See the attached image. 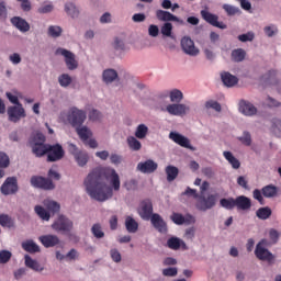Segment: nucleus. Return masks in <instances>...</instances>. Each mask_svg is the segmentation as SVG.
Wrapping results in <instances>:
<instances>
[{
    "mask_svg": "<svg viewBox=\"0 0 281 281\" xmlns=\"http://www.w3.org/2000/svg\"><path fill=\"white\" fill-rule=\"evenodd\" d=\"M87 193L94 201H109L114 192H120V175L113 168H95L85 180Z\"/></svg>",
    "mask_w": 281,
    "mask_h": 281,
    "instance_id": "obj_1",
    "label": "nucleus"
},
{
    "mask_svg": "<svg viewBox=\"0 0 281 281\" xmlns=\"http://www.w3.org/2000/svg\"><path fill=\"white\" fill-rule=\"evenodd\" d=\"M45 135L36 133L31 140V148L35 157H45L47 155L49 144H45Z\"/></svg>",
    "mask_w": 281,
    "mask_h": 281,
    "instance_id": "obj_2",
    "label": "nucleus"
},
{
    "mask_svg": "<svg viewBox=\"0 0 281 281\" xmlns=\"http://www.w3.org/2000/svg\"><path fill=\"white\" fill-rule=\"evenodd\" d=\"M217 201V194H209L207 196L200 194L196 199L195 207L199 210V212H207V210H212L216 206Z\"/></svg>",
    "mask_w": 281,
    "mask_h": 281,
    "instance_id": "obj_3",
    "label": "nucleus"
},
{
    "mask_svg": "<svg viewBox=\"0 0 281 281\" xmlns=\"http://www.w3.org/2000/svg\"><path fill=\"white\" fill-rule=\"evenodd\" d=\"M268 244L269 241L267 239H261L255 248L256 258L262 262H273V260H276V256H273L271 251L266 248Z\"/></svg>",
    "mask_w": 281,
    "mask_h": 281,
    "instance_id": "obj_4",
    "label": "nucleus"
},
{
    "mask_svg": "<svg viewBox=\"0 0 281 281\" xmlns=\"http://www.w3.org/2000/svg\"><path fill=\"white\" fill-rule=\"evenodd\" d=\"M87 120V112L78 108H72L68 114V122L74 128L80 127Z\"/></svg>",
    "mask_w": 281,
    "mask_h": 281,
    "instance_id": "obj_5",
    "label": "nucleus"
},
{
    "mask_svg": "<svg viewBox=\"0 0 281 281\" xmlns=\"http://www.w3.org/2000/svg\"><path fill=\"white\" fill-rule=\"evenodd\" d=\"M0 191L4 196L16 194V192H19V180L16 177H8L2 183Z\"/></svg>",
    "mask_w": 281,
    "mask_h": 281,
    "instance_id": "obj_6",
    "label": "nucleus"
},
{
    "mask_svg": "<svg viewBox=\"0 0 281 281\" xmlns=\"http://www.w3.org/2000/svg\"><path fill=\"white\" fill-rule=\"evenodd\" d=\"M47 161L54 162V161H60L65 157V149L63 148V145L60 144H55L50 145L48 144V149H47Z\"/></svg>",
    "mask_w": 281,
    "mask_h": 281,
    "instance_id": "obj_7",
    "label": "nucleus"
},
{
    "mask_svg": "<svg viewBox=\"0 0 281 281\" xmlns=\"http://www.w3.org/2000/svg\"><path fill=\"white\" fill-rule=\"evenodd\" d=\"M55 232H71L74 229V222L65 215H59L52 224Z\"/></svg>",
    "mask_w": 281,
    "mask_h": 281,
    "instance_id": "obj_8",
    "label": "nucleus"
},
{
    "mask_svg": "<svg viewBox=\"0 0 281 281\" xmlns=\"http://www.w3.org/2000/svg\"><path fill=\"white\" fill-rule=\"evenodd\" d=\"M56 55L64 56L66 66L70 71H74V69H78V61L76 60V55H74V53H71L70 50H67L65 48H57Z\"/></svg>",
    "mask_w": 281,
    "mask_h": 281,
    "instance_id": "obj_9",
    "label": "nucleus"
},
{
    "mask_svg": "<svg viewBox=\"0 0 281 281\" xmlns=\"http://www.w3.org/2000/svg\"><path fill=\"white\" fill-rule=\"evenodd\" d=\"M203 21L212 25L213 27H218L220 30H227V24L218 21V15L209 12L207 10H202L200 12Z\"/></svg>",
    "mask_w": 281,
    "mask_h": 281,
    "instance_id": "obj_10",
    "label": "nucleus"
},
{
    "mask_svg": "<svg viewBox=\"0 0 281 281\" xmlns=\"http://www.w3.org/2000/svg\"><path fill=\"white\" fill-rule=\"evenodd\" d=\"M31 186H33V188H40L41 190H54L56 188L52 179L41 176H33L31 178Z\"/></svg>",
    "mask_w": 281,
    "mask_h": 281,
    "instance_id": "obj_11",
    "label": "nucleus"
},
{
    "mask_svg": "<svg viewBox=\"0 0 281 281\" xmlns=\"http://www.w3.org/2000/svg\"><path fill=\"white\" fill-rule=\"evenodd\" d=\"M169 139L181 146V148H188L189 150H196V147L190 144V139L178 132H170Z\"/></svg>",
    "mask_w": 281,
    "mask_h": 281,
    "instance_id": "obj_12",
    "label": "nucleus"
},
{
    "mask_svg": "<svg viewBox=\"0 0 281 281\" xmlns=\"http://www.w3.org/2000/svg\"><path fill=\"white\" fill-rule=\"evenodd\" d=\"M159 168V165L153 160V159H147L145 161H140L137 164L136 170L138 172H142L143 175H153Z\"/></svg>",
    "mask_w": 281,
    "mask_h": 281,
    "instance_id": "obj_13",
    "label": "nucleus"
},
{
    "mask_svg": "<svg viewBox=\"0 0 281 281\" xmlns=\"http://www.w3.org/2000/svg\"><path fill=\"white\" fill-rule=\"evenodd\" d=\"M8 116H9V122H14L16 124V122L21 121V117H25V109H23V105H13L8 108Z\"/></svg>",
    "mask_w": 281,
    "mask_h": 281,
    "instance_id": "obj_14",
    "label": "nucleus"
},
{
    "mask_svg": "<svg viewBox=\"0 0 281 281\" xmlns=\"http://www.w3.org/2000/svg\"><path fill=\"white\" fill-rule=\"evenodd\" d=\"M166 111L169 113V115H178L180 117H183V115L189 113L190 106L183 103H172L167 105Z\"/></svg>",
    "mask_w": 281,
    "mask_h": 281,
    "instance_id": "obj_15",
    "label": "nucleus"
},
{
    "mask_svg": "<svg viewBox=\"0 0 281 281\" xmlns=\"http://www.w3.org/2000/svg\"><path fill=\"white\" fill-rule=\"evenodd\" d=\"M138 214L143 221H150L153 218V201L150 200H144L140 203V210L138 211Z\"/></svg>",
    "mask_w": 281,
    "mask_h": 281,
    "instance_id": "obj_16",
    "label": "nucleus"
},
{
    "mask_svg": "<svg viewBox=\"0 0 281 281\" xmlns=\"http://www.w3.org/2000/svg\"><path fill=\"white\" fill-rule=\"evenodd\" d=\"M151 225L159 232L160 234H168V224L164 221L161 215L154 213L150 217Z\"/></svg>",
    "mask_w": 281,
    "mask_h": 281,
    "instance_id": "obj_17",
    "label": "nucleus"
},
{
    "mask_svg": "<svg viewBox=\"0 0 281 281\" xmlns=\"http://www.w3.org/2000/svg\"><path fill=\"white\" fill-rule=\"evenodd\" d=\"M181 47L184 54H188L189 56L199 55V48L194 47V41L190 37H182Z\"/></svg>",
    "mask_w": 281,
    "mask_h": 281,
    "instance_id": "obj_18",
    "label": "nucleus"
},
{
    "mask_svg": "<svg viewBox=\"0 0 281 281\" xmlns=\"http://www.w3.org/2000/svg\"><path fill=\"white\" fill-rule=\"evenodd\" d=\"M156 19H158V21H165L166 23H168V21H175L176 23H180V25H183L186 23L183 22V20L179 19L177 15L165 10H157Z\"/></svg>",
    "mask_w": 281,
    "mask_h": 281,
    "instance_id": "obj_19",
    "label": "nucleus"
},
{
    "mask_svg": "<svg viewBox=\"0 0 281 281\" xmlns=\"http://www.w3.org/2000/svg\"><path fill=\"white\" fill-rule=\"evenodd\" d=\"M239 112L243 113V115H247L248 117H251L252 115H256V113H258V109L254 106L251 102L240 100Z\"/></svg>",
    "mask_w": 281,
    "mask_h": 281,
    "instance_id": "obj_20",
    "label": "nucleus"
},
{
    "mask_svg": "<svg viewBox=\"0 0 281 281\" xmlns=\"http://www.w3.org/2000/svg\"><path fill=\"white\" fill-rule=\"evenodd\" d=\"M167 247L172 249V251H179L182 249L183 251H188V245L179 237H171L167 240Z\"/></svg>",
    "mask_w": 281,
    "mask_h": 281,
    "instance_id": "obj_21",
    "label": "nucleus"
},
{
    "mask_svg": "<svg viewBox=\"0 0 281 281\" xmlns=\"http://www.w3.org/2000/svg\"><path fill=\"white\" fill-rule=\"evenodd\" d=\"M11 24L20 32H30V23L21 16H13L11 19Z\"/></svg>",
    "mask_w": 281,
    "mask_h": 281,
    "instance_id": "obj_22",
    "label": "nucleus"
},
{
    "mask_svg": "<svg viewBox=\"0 0 281 281\" xmlns=\"http://www.w3.org/2000/svg\"><path fill=\"white\" fill-rule=\"evenodd\" d=\"M171 221L176 225H183L186 223H195L194 216L188 214L187 216H183L181 213H172Z\"/></svg>",
    "mask_w": 281,
    "mask_h": 281,
    "instance_id": "obj_23",
    "label": "nucleus"
},
{
    "mask_svg": "<svg viewBox=\"0 0 281 281\" xmlns=\"http://www.w3.org/2000/svg\"><path fill=\"white\" fill-rule=\"evenodd\" d=\"M40 241L46 248H49V247H56V245H58V243H60V239L56 235H44V236L40 237Z\"/></svg>",
    "mask_w": 281,
    "mask_h": 281,
    "instance_id": "obj_24",
    "label": "nucleus"
},
{
    "mask_svg": "<svg viewBox=\"0 0 281 281\" xmlns=\"http://www.w3.org/2000/svg\"><path fill=\"white\" fill-rule=\"evenodd\" d=\"M222 82L225 87L232 88L238 85V77L229 74V72H222L221 74Z\"/></svg>",
    "mask_w": 281,
    "mask_h": 281,
    "instance_id": "obj_25",
    "label": "nucleus"
},
{
    "mask_svg": "<svg viewBox=\"0 0 281 281\" xmlns=\"http://www.w3.org/2000/svg\"><path fill=\"white\" fill-rule=\"evenodd\" d=\"M235 207H237V210H250L251 200L245 195H239L235 199Z\"/></svg>",
    "mask_w": 281,
    "mask_h": 281,
    "instance_id": "obj_26",
    "label": "nucleus"
},
{
    "mask_svg": "<svg viewBox=\"0 0 281 281\" xmlns=\"http://www.w3.org/2000/svg\"><path fill=\"white\" fill-rule=\"evenodd\" d=\"M24 260H25V267H27L29 269H32L33 271L41 272L45 269L41 266V263H38V261L32 259L30 255H25Z\"/></svg>",
    "mask_w": 281,
    "mask_h": 281,
    "instance_id": "obj_27",
    "label": "nucleus"
},
{
    "mask_svg": "<svg viewBox=\"0 0 281 281\" xmlns=\"http://www.w3.org/2000/svg\"><path fill=\"white\" fill-rule=\"evenodd\" d=\"M125 227L128 234H136L137 229H139V223L132 216H127L125 218Z\"/></svg>",
    "mask_w": 281,
    "mask_h": 281,
    "instance_id": "obj_28",
    "label": "nucleus"
},
{
    "mask_svg": "<svg viewBox=\"0 0 281 281\" xmlns=\"http://www.w3.org/2000/svg\"><path fill=\"white\" fill-rule=\"evenodd\" d=\"M76 131L81 142H88L89 138L93 135L91 130H89V127L87 126L81 125L79 127H76Z\"/></svg>",
    "mask_w": 281,
    "mask_h": 281,
    "instance_id": "obj_29",
    "label": "nucleus"
},
{
    "mask_svg": "<svg viewBox=\"0 0 281 281\" xmlns=\"http://www.w3.org/2000/svg\"><path fill=\"white\" fill-rule=\"evenodd\" d=\"M22 249L27 251V254H38V251H41L38 245H36V243H34L32 239L22 243Z\"/></svg>",
    "mask_w": 281,
    "mask_h": 281,
    "instance_id": "obj_30",
    "label": "nucleus"
},
{
    "mask_svg": "<svg viewBox=\"0 0 281 281\" xmlns=\"http://www.w3.org/2000/svg\"><path fill=\"white\" fill-rule=\"evenodd\" d=\"M261 192L266 199H273V196L278 195V187L268 184L261 189Z\"/></svg>",
    "mask_w": 281,
    "mask_h": 281,
    "instance_id": "obj_31",
    "label": "nucleus"
},
{
    "mask_svg": "<svg viewBox=\"0 0 281 281\" xmlns=\"http://www.w3.org/2000/svg\"><path fill=\"white\" fill-rule=\"evenodd\" d=\"M223 156L226 159V161H228V164H231V166H232V168H234V170H238V168H240V160H238L236 157H234V154H232V151H224Z\"/></svg>",
    "mask_w": 281,
    "mask_h": 281,
    "instance_id": "obj_32",
    "label": "nucleus"
},
{
    "mask_svg": "<svg viewBox=\"0 0 281 281\" xmlns=\"http://www.w3.org/2000/svg\"><path fill=\"white\" fill-rule=\"evenodd\" d=\"M165 172L167 175V181H169V183H171V181H175V179L179 177V168L172 165L167 166Z\"/></svg>",
    "mask_w": 281,
    "mask_h": 281,
    "instance_id": "obj_33",
    "label": "nucleus"
},
{
    "mask_svg": "<svg viewBox=\"0 0 281 281\" xmlns=\"http://www.w3.org/2000/svg\"><path fill=\"white\" fill-rule=\"evenodd\" d=\"M271 214H273V211H271V207L265 206L259 207L256 211V216L260 218V221H267V218H271Z\"/></svg>",
    "mask_w": 281,
    "mask_h": 281,
    "instance_id": "obj_34",
    "label": "nucleus"
},
{
    "mask_svg": "<svg viewBox=\"0 0 281 281\" xmlns=\"http://www.w3.org/2000/svg\"><path fill=\"white\" fill-rule=\"evenodd\" d=\"M65 12L68 14V16H71V19H78L80 14V11L72 2H67L65 4Z\"/></svg>",
    "mask_w": 281,
    "mask_h": 281,
    "instance_id": "obj_35",
    "label": "nucleus"
},
{
    "mask_svg": "<svg viewBox=\"0 0 281 281\" xmlns=\"http://www.w3.org/2000/svg\"><path fill=\"white\" fill-rule=\"evenodd\" d=\"M44 206L48 212H52V214H57V212H60V204H58L56 201L44 200Z\"/></svg>",
    "mask_w": 281,
    "mask_h": 281,
    "instance_id": "obj_36",
    "label": "nucleus"
},
{
    "mask_svg": "<svg viewBox=\"0 0 281 281\" xmlns=\"http://www.w3.org/2000/svg\"><path fill=\"white\" fill-rule=\"evenodd\" d=\"M245 56H247V53L243 48H237L232 52V60H234V63H243Z\"/></svg>",
    "mask_w": 281,
    "mask_h": 281,
    "instance_id": "obj_37",
    "label": "nucleus"
},
{
    "mask_svg": "<svg viewBox=\"0 0 281 281\" xmlns=\"http://www.w3.org/2000/svg\"><path fill=\"white\" fill-rule=\"evenodd\" d=\"M34 210H35V214H37V216H40L42 221H49V218H52L49 211L45 210V207L41 205H36Z\"/></svg>",
    "mask_w": 281,
    "mask_h": 281,
    "instance_id": "obj_38",
    "label": "nucleus"
},
{
    "mask_svg": "<svg viewBox=\"0 0 281 281\" xmlns=\"http://www.w3.org/2000/svg\"><path fill=\"white\" fill-rule=\"evenodd\" d=\"M78 166H80L81 168L87 166V164L89 162V154H87V151H79L76 157H75Z\"/></svg>",
    "mask_w": 281,
    "mask_h": 281,
    "instance_id": "obj_39",
    "label": "nucleus"
},
{
    "mask_svg": "<svg viewBox=\"0 0 281 281\" xmlns=\"http://www.w3.org/2000/svg\"><path fill=\"white\" fill-rule=\"evenodd\" d=\"M127 145L131 150H142V142H139L136 136L127 137Z\"/></svg>",
    "mask_w": 281,
    "mask_h": 281,
    "instance_id": "obj_40",
    "label": "nucleus"
},
{
    "mask_svg": "<svg viewBox=\"0 0 281 281\" xmlns=\"http://www.w3.org/2000/svg\"><path fill=\"white\" fill-rule=\"evenodd\" d=\"M146 135H148V126L146 124H139L135 131V138L145 139Z\"/></svg>",
    "mask_w": 281,
    "mask_h": 281,
    "instance_id": "obj_41",
    "label": "nucleus"
},
{
    "mask_svg": "<svg viewBox=\"0 0 281 281\" xmlns=\"http://www.w3.org/2000/svg\"><path fill=\"white\" fill-rule=\"evenodd\" d=\"M220 205L224 207V210H234L236 207V199L234 198H228V199H221L220 200Z\"/></svg>",
    "mask_w": 281,
    "mask_h": 281,
    "instance_id": "obj_42",
    "label": "nucleus"
},
{
    "mask_svg": "<svg viewBox=\"0 0 281 281\" xmlns=\"http://www.w3.org/2000/svg\"><path fill=\"white\" fill-rule=\"evenodd\" d=\"M117 79V71L114 69H106L103 71V80L109 85V82H113Z\"/></svg>",
    "mask_w": 281,
    "mask_h": 281,
    "instance_id": "obj_43",
    "label": "nucleus"
},
{
    "mask_svg": "<svg viewBox=\"0 0 281 281\" xmlns=\"http://www.w3.org/2000/svg\"><path fill=\"white\" fill-rule=\"evenodd\" d=\"M169 98L171 102H181V100H183V92H181V90L179 89H173L169 92Z\"/></svg>",
    "mask_w": 281,
    "mask_h": 281,
    "instance_id": "obj_44",
    "label": "nucleus"
},
{
    "mask_svg": "<svg viewBox=\"0 0 281 281\" xmlns=\"http://www.w3.org/2000/svg\"><path fill=\"white\" fill-rule=\"evenodd\" d=\"M91 233L94 238H104V231H102V225H100V223L92 225Z\"/></svg>",
    "mask_w": 281,
    "mask_h": 281,
    "instance_id": "obj_45",
    "label": "nucleus"
},
{
    "mask_svg": "<svg viewBox=\"0 0 281 281\" xmlns=\"http://www.w3.org/2000/svg\"><path fill=\"white\" fill-rule=\"evenodd\" d=\"M63 34V27L58 25H50L48 27V36H52V38H58Z\"/></svg>",
    "mask_w": 281,
    "mask_h": 281,
    "instance_id": "obj_46",
    "label": "nucleus"
},
{
    "mask_svg": "<svg viewBox=\"0 0 281 281\" xmlns=\"http://www.w3.org/2000/svg\"><path fill=\"white\" fill-rule=\"evenodd\" d=\"M223 10L226 12L228 16H235V14H240V9L232 4H224Z\"/></svg>",
    "mask_w": 281,
    "mask_h": 281,
    "instance_id": "obj_47",
    "label": "nucleus"
},
{
    "mask_svg": "<svg viewBox=\"0 0 281 281\" xmlns=\"http://www.w3.org/2000/svg\"><path fill=\"white\" fill-rule=\"evenodd\" d=\"M58 82H59L60 87L67 88L72 82L71 76H69L67 74H63L58 77Z\"/></svg>",
    "mask_w": 281,
    "mask_h": 281,
    "instance_id": "obj_48",
    "label": "nucleus"
},
{
    "mask_svg": "<svg viewBox=\"0 0 281 281\" xmlns=\"http://www.w3.org/2000/svg\"><path fill=\"white\" fill-rule=\"evenodd\" d=\"M238 140L244 145V146H251V134L247 131L243 133V136L238 137Z\"/></svg>",
    "mask_w": 281,
    "mask_h": 281,
    "instance_id": "obj_49",
    "label": "nucleus"
},
{
    "mask_svg": "<svg viewBox=\"0 0 281 281\" xmlns=\"http://www.w3.org/2000/svg\"><path fill=\"white\" fill-rule=\"evenodd\" d=\"M205 109H213V111H216L217 113H221L222 106L221 103L214 100H209L205 102Z\"/></svg>",
    "mask_w": 281,
    "mask_h": 281,
    "instance_id": "obj_50",
    "label": "nucleus"
},
{
    "mask_svg": "<svg viewBox=\"0 0 281 281\" xmlns=\"http://www.w3.org/2000/svg\"><path fill=\"white\" fill-rule=\"evenodd\" d=\"M160 32L162 34V36H172V23L170 22H166L161 29H160Z\"/></svg>",
    "mask_w": 281,
    "mask_h": 281,
    "instance_id": "obj_51",
    "label": "nucleus"
},
{
    "mask_svg": "<svg viewBox=\"0 0 281 281\" xmlns=\"http://www.w3.org/2000/svg\"><path fill=\"white\" fill-rule=\"evenodd\" d=\"M11 258H12V252H10V250L0 251V265H7V262H10Z\"/></svg>",
    "mask_w": 281,
    "mask_h": 281,
    "instance_id": "obj_52",
    "label": "nucleus"
},
{
    "mask_svg": "<svg viewBox=\"0 0 281 281\" xmlns=\"http://www.w3.org/2000/svg\"><path fill=\"white\" fill-rule=\"evenodd\" d=\"M271 132L274 133L277 136H280L281 120H279V119H273L272 120Z\"/></svg>",
    "mask_w": 281,
    "mask_h": 281,
    "instance_id": "obj_53",
    "label": "nucleus"
},
{
    "mask_svg": "<svg viewBox=\"0 0 281 281\" xmlns=\"http://www.w3.org/2000/svg\"><path fill=\"white\" fill-rule=\"evenodd\" d=\"M89 120L91 122H100V120H102V113L93 109L89 112Z\"/></svg>",
    "mask_w": 281,
    "mask_h": 281,
    "instance_id": "obj_54",
    "label": "nucleus"
},
{
    "mask_svg": "<svg viewBox=\"0 0 281 281\" xmlns=\"http://www.w3.org/2000/svg\"><path fill=\"white\" fill-rule=\"evenodd\" d=\"M254 38H256L254 32H248L246 34L238 35V41H240L241 43L251 42L254 41Z\"/></svg>",
    "mask_w": 281,
    "mask_h": 281,
    "instance_id": "obj_55",
    "label": "nucleus"
},
{
    "mask_svg": "<svg viewBox=\"0 0 281 281\" xmlns=\"http://www.w3.org/2000/svg\"><path fill=\"white\" fill-rule=\"evenodd\" d=\"M10 166V157L0 151V168H8Z\"/></svg>",
    "mask_w": 281,
    "mask_h": 281,
    "instance_id": "obj_56",
    "label": "nucleus"
},
{
    "mask_svg": "<svg viewBox=\"0 0 281 281\" xmlns=\"http://www.w3.org/2000/svg\"><path fill=\"white\" fill-rule=\"evenodd\" d=\"M0 225L2 227H12V220L5 214L0 215Z\"/></svg>",
    "mask_w": 281,
    "mask_h": 281,
    "instance_id": "obj_57",
    "label": "nucleus"
},
{
    "mask_svg": "<svg viewBox=\"0 0 281 281\" xmlns=\"http://www.w3.org/2000/svg\"><path fill=\"white\" fill-rule=\"evenodd\" d=\"M269 238H270L271 243H273V245H276L278 243V240H280V233L277 229L271 228L269 231Z\"/></svg>",
    "mask_w": 281,
    "mask_h": 281,
    "instance_id": "obj_58",
    "label": "nucleus"
},
{
    "mask_svg": "<svg viewBox=\"0 0 281 281\" xmlns=\"http://www.w3.org/2000/svg\"><path fill=\"white\" fill-rule=\"evenodd\" d=\"M110 256H111L113 262H122V254H120L117 249H115V248L111 249Z\"/></svg>",
    "mask_w": 281,
    "mask_h": 281,
    "instance_id": "obj_59",
    "label": "nucleus"
},
{
    "mask_svg": "<svg viewBox=\"0 0 281 281\" xmlns=\"http://www.w3.org/2000/svg\"><path fill=\"white\" fill-rule=\"evenodd\" d=\"M263 32H265L266 35L269 36V38H271V36H276V34H278V27H276V25L266 26L263 29Z\"/></svg>",
    "mask_w": 281,
    "mask_h": 281,
    "instance_id": "obj_60",
    "label": "nucleus"
},
{
    "mask_svg": "<svg viewBox=\"0 0 281 281\" xmlns=\"http://www.w3.org/2000/svg\"><path fill=\"white\" fill-rule=\"evenodd\" d=\"M177 273H178L177 268H167L162 270V276H165L166 278H175Z\"/></svg>",
    "mask_w": 281,
    "mask_h": 281,
    "instance_id": "obj_61",
    "label": "nucleus"
},
{
    "mask_svg": "<svg viewBox=\"0 0 281 281\" xmlns=\"http://www.w3.org/2000/svg\"><path fill=\"white\" fill-rule=\"evenodd\" d=\"M0 19H8V5L5 1L0 2Z\"/></svg>",
    "mask_w": 281,
    "mask_h": 281,
    "instance_id": "obj_62",
    "label": "nucleus"
},
{
    "mask_svg": "<svg viewBox=\"0 0 281 281\" xmlns=\"http://www.w3.org/2000/svg\"><path fill=\"white\" fill-rule=\"evenodd\" d=\"M148 34L149 36H153V38H156V36H159V26L155 24H150L148 27Z\"/></svg>",
    "mask_w": 281,
    "mask_h": 281,
    "instance_id": "obj_63",
    "label": "nucleus"
},
{
    "mask_svg": "<svg viewBox=\"0 0 281 281\" xmlns=\"http://www.w3.org/2000/svg\"><path fill=\"white\" fill-rule=\"evenodd\" d=\"M9 60L12 65H19L21 64V55L19 53H13L9 56Z\"/></svg>",
    "mask_w": 281,
    "mask_h": 281,
    "instance_id": "obj_64",
    "label": "nucleus"
}]
</instances>
